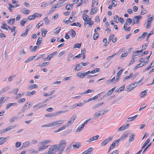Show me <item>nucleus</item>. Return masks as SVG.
<instances>
[{"instance_id": "c9c22d12", "label": "nucleus", "mask_w": 154, "mask_h": 154, "mask_svg": "<svg viewBox=\"0 0 154 154\" xmlns=\"http://www.w3.org/2000/svg\"><path fill=\"white\" fill-rule=\"evenodd\" d=\"M35 57V56H32L29 57L25 61V63H27L33 60H34V58Z\"/></svg>"}, {"instance_id": "37998d69", "label": "nucleus", "mask_w": 154, "mask_h": 154, "mask_svg": "<svg viewBox=\"0 0 154 154\" xmlns=\"http://www.w3.org/2000/svg\"><path fill=\"white\" fill-rule=\"evenodd\" d=\"M84 127L82 125H79L77 129L76 130V132H78L81 131L84 128Z\"/></svg>"}, {"instance_id": "7ed1b4c3", "label": "nucleus", "mask_w": 154, "mask_h": 154, "mask_svg": "<svg viewBox=\"0 0 154 154\" xmlns=\"http://www.w3.org/2000/svg\"><path fill=\"white\" fill-rule=\"evenodd\" d=\"M59 149V147L57 145H54L49 148L48 153L50 154H54Z\"/></svg>"}, {"instance_id": "e433bc0d", "label": "nucleus", "mask_w": 154, "mask_h": 154, "mask_svg": "<svg viewBox=\"0 0 154 154\" xmlns=\"http://www.w3.org/2000/svg\"><path fill=\"white\" fill-rule=\"evenodd\" d=\"M63 2H62L55 5H54V6L56 7V8H58L62 6L63 5Z\"/></svg>"}, {"instance_id": "ddd939ff", "label": "nucleus", "mask_w": 154, "mask_h": 154, "mask_svg": "<svg viewBox=\"0 0 154 154\" xmlns=\"http://www.w3.org/2000/svg\"><path fill=\"white\" fill-rule=\"evenodd\" d=\"M57 53V51H55L52 53L49 54L48 56L47 59L50 61L51 60V58H52Z\"/></svg>"}, {"instance_id": "c756f323", "label": "nucleus", "mask_w": 154, "mask_h": 154, "mask_svg": "<svg viewBox=\"0 0 154 154\" xmlns=\"http://www.w3.org/2000/svg\"><path fill=\"white\" fill-rule=\"evenodd\" d=\"M76 33L75 31L73 29H71L70 31L69 35L71 36L72 37H74Z\"/></svg>"}, {"instance_id": "8fccbe9b", "label": "nucleus", "mask_w": 154, "mask_h": 154, "mask_svg": "<svg viewBox=\"0 0 154 154\" xmlns=\"http://www.w3.org/2000/svg\"><path fill=\"white\" fill-rule=\"evenodd\" d=\"M42 37H39L38 38L36 44L37 45H39L41 43L42 40Z\"/></svg>"}, {"instance_id": "c03bdc74", "label": "nucleus", "mask_w": 154, "mask_h": 154, "mask_svg": "<svg viewBox=\"0 0 154 154\" xmlns=\"http://www.w3.org/2000/svg\"><path fill=\"white\" fill-rule=\"evenodd\" d=\"M94 90H93L88 89L87 91H86L84 93H82L80 94L81 95H82L84 94H87L89 93H90L93 91Z\"/></svg>"}, {"instance_id": "bf43d9fd", "label": "nucleus", "mask_w": 154, "mask_h": 154, "mask_svg": "<svg viewBox=\"0 0 154 154\" xmlns=\"http://www.w3.org/2000/svg\"><path fill=\"white\" fill-rule=\"evenodd\" d=\"M89 22H88L87 23H85L84 24H88L90 27L92 26L94 24L93 21L91 20L90 21H89Z\"/></svg>"}, {"instance_id": "2f4dec72", "label": "nucleus", "mask_w": 154, "mask_h": 154, "mask_svg": "<svg viewBox=\"0 0 154 154\" xmlns=\"http://www.w3.org/2000/svg\"><path fill=\"white\" fill-rule=\"evenodd\" d=\"M72 146L73 148L74 149H75L76 148H78L80 146H81V144L79 142H77Z\"/></svg>"}, {"instance_id": "58836bf2", "label": "nucleus", "mask_w": 154, "mask_h": 154, "mask_svg": "<svg viewBox=\"0 0 154 154\" xmlns=\"http://www.w3.org/2000/svg\"><path fill=\"white\" fill-rule=\"evenodd\" d=\"M38 87V85H37L36 84H35L33 85H30L29 87L28 88V89H34L35 88H37Z\"/></svg>"}, {"instance_id": "69168bd1", "label": "nucleus", "mask_w": 154, "mask_h": 154, "mask_svg": "<svg viewBox=\"0 0 154 154\" xmlns=\"http://www.w3.org/2000/svg\"><path fill=\"white\" fill-rule=\"evenodd\" d=\"M26 99L24 98H22L20 99L18 101V103H22L24 102L25 101Z\"/></svg>"}, {"instance_id": "a211bd4d", "label": "nucleus", "mask_w": 154, "mask_h": 154, "mask_svg": "<svg viewBox=\"0 0 154 154\" xmlns=\"http://www.w3.org/2000/svg\"><path fill=\"white\" fill-rule=\"evenodd\" d=\"M85 75H86L85 74V73H82L81 72H78L77 74V76L81 78H83Z\"/></svg>"}, {"instance_id": "cd10ccee", "label": "nucleus", "mask_w": 154, "mask_h": 154, "mask_svg": "<svg viewBox=\"0 0 154 154\" xmlns=\"http://www.w3.org/2000/svg\"><path fill=\"white\" fill-rule=\"evenodd\" d=\"M36 92L35 91L33 90L31 92H26V94L27 96H30L36 94Z\"/></svg>"}, {"instance_id": "2eb2a0df", "label": "nucleus", "mask_w": 154, "mask_h": 154, "mask_svg": "<svg viewBox=\"0 0 154 154\" xmlns=\"http://www.w3.org/2000/svg\"><path fill=\"white\" fill-rule=\"evenodd\" d=\"M114 36V35L112 34L111 35H110L109 38V41H112V42L113 43L115 42L117 40V38L116 37L113 38Z\"/></svg>"}, {"instance_id": "b1692460", "label": "nucleus", "mask_w": 154, "mask_h": 154, "mask_svg": "<svg viewBox=\"0 0 154 154\" xmlns=\"http://www.w3.org/2000/svg\"><path fill=\"white\" fill-rule=\"evenodd\" d=\"M119 143V140H116L112 143V144L110 146V147L113 149L115 146L116 144H118Z\"/></svg>"}, {"instance_id": "aec40b11", "label": "nucleus", "mask_w": 154, "mask_h": 154, "mask_svg": "<svg viewBox=\"0 0 154 154\" xmlns=\"http://www.w3.org/2000/svg\"><path fill=\"white\" fill-rule=\"evenodd\" d=\"M7 26V25L5 22H3L2 23V26L1 27L2 29L8 30Z\"/></svg>"}, {"instance_id": "603ef678", "label": "nucleus", "mask_w": 154, "mask_h": 154, "mask_svg": "<svg viewBox=\"0 0 154 154\" xmlns=\"http://www.w3.org/2000/svg\"><path fill=\"white\" fill-rule=\"evenodd\" d=\"M81 44L76 43L75 44L73 47V48H80L81 47Z\"/></svg>"}, {"instance_id": "3c124183", "label": "nucleus", "mask_w": 154, "mask_h": 154, "mask_svg": "<svg viewBox=\"0 0 154 154\" xmlns=\"http://www.w3.org/2000/svg\"><path fill=\"white\" fill-rule=\"evenodd\" d=\"M2 138L3 139L0 141V145L3 144L6 142L7 139L6 138L4 137Z\"/></svg>"}, {"instance_id": "774afa93", "label": "nucleus", "mask_w": 154, "mask_h": 154, "mask_svg": "<svg viewBox=\"0 0 154 154\" xmlns=\"http://www.w3.org/2000/svg\"><path fill=\"white\" fill-rule=\"evenodd\" d=\"M146 106V105L144 104L140 106V109H139V111H141L142 109H144Z\"/></svg>"}, {"instance_id": "09e8293b", "label": "nucleus", "mask_w": 154, "mask_h": 154, "mask_svg": "<svg viewBox=\"0 0 154 154\" xmlns=\"http://www.w3.org/2000/svg\"><path fill=\"white\" fill-rule=\"evenodd\" d=\"M27 21V19H23L20 21V24L21 26H23Z\"/></svg>"}, {"instance_id": "338daca9", "label": "nucleus", "mask_w": 154, "mask_h": 154, "mask_svg": "<svg viewBox=\"0 0 154 154\" xmlns=\"http://www.w3.org/2000/svg\"><path fill=\"white\" fill-rule=\"evenodd\" d=\"M114 19L115 20V21L118 23L119 21V19L118 16L117 15H115L114 17Z\"/></svg>"}, {"instance_id": "7c9ffc66", "label": "nucleus", "mask_w": 154, "mask_h": 154, "mask_svg": "<svg viewBox=\"0 0 154 154\" xmlns=\"http://www.w3.org/2000/svg\"><path fill=\"white\" fill-rule=\"evenodd\" d=\"M133 76V73H131L128 76L125 77L123 79V81L124 82L126 80L128 79H130Z\"/></svg>"}, {"instance_id": "9b49d317", "label": "nucleus", "mask_w": 154, "mask_h": 154, "mask_svg": "<svg viewBox=\"0 0 154 154\" xmlns=\"http://www.w3.org/2000/svg\"><path fill=\"white\" fill-rule=\"evenodd\" d=\"M42 102H39V103H38L37 104H36V105L34 106H33V108H37L38 109H40L44 107L46 105V104L45 105H42Z\"/></svg>"}, {"instance_id": "20e7f679", "label": "nucleus", "mask_w": 154, "mask_h": 154, "mask_svg": "<svg viewBox=\"0 0 154 154\" xmlns=\"http://www.w3.org/2000/svg\"><path fill=\"white\" fill-rule=\"evenodd\" d=\"M17 126V124L11 125L8 127L6 129H3L0 131V134L4 133L6 132L9 131L15 128Z\"/></svg>"}, {"instance_id": "9d476101", "label": "nucleus", "mask_w": 154, "mask_h": 154, "mask_svg": "<svg viewBox=\"0 0 154 154\" xmlns=\"http://www.w3.org/2000/svg\"><path fill=\"white\" fill-rule=\"evenodd\" d=\"M76 118V115H73L72 116L71 118H70V120L68 122L67 125V126H69L71 125L75 119Z\"/></svg>"}, {"instance_id": "4d7b16f0", "label": "nucleus", "mask_w": 154, "mask_h": 154, "mask_svg": "<svg viewBox=\"0 0 154 154\" xmlns=\"http://www.w3.org/2000/svg\"><path fill=\"white\" fill-rule=\"evenodd\" d=\"M144 66V65L142 64L141 63H140L139 64L137 65L134 67V69H136L137 68L142 67Z\"/></svg>"}, {"instance_id": "a18cd8bd", "label": "nucleus", "mask_w": 154, "mask_h": 154, "mask_svg": "<svg viewBox=\"0 0 154 154\" xmlns=\"http://www.w3.org/2000/svg\"><path fill=\"white\" fill-rule=\"evenodd\" d=\"M82 67L80 65V64L79 63L76 65V67L75 69L77 71H79L82 69Z\"/></svg>"}, {"instance_id": "72a5a7b5", "label": "nucleus", "mask_w": 154, "mask_h": 154, "mask_svg": "<svg viewBox=\"0 0 154 154\" xmlns=\"http://www.w3.org/2000/svg\"><path fill=\"white\" fill-rule=\"evenodd\" d=\"M61 29L60 27H58L57 28L55 29L54 31L53 32L54 33L58 34L59 33Z\"/></svg>"}, {"instance_id": "f3484780", "label": "nucleus", "mask_w": 154, "mask_h": 154, "mask_svg": "<svg viewBox=\"0 0 154 154\" xmlns=\"http://www.w3.org/2000/svg\"><path fill=\"white\" fill-rule=\"evenodd\" d=\"M128 136L127 134H123L121 137H120L119 139H118L119 140V142L120 141H122L125 139Z\"/></svg>"}, {"instance_id": "bb28decb", "label": "nucleus", "mask_w": 154, "mask_h": 154, "mask_svg": "<svg viewBox=\"0 0 154 154\" xmlns=\"http://www.w3.org/2000/svg\"><path fill=\"white\" fill-rule=\"evenodd\" d=\"M30 143V142L29 141H26L22 144V148H25L28 147L29 146Z\"/></svg>"}, {"instance_id": "6e6552de", "label": "nucleus", "mask_w": 154, "mask_h": 154, "mask_svg": "<svg viewBox=\"0 0 154 154\" xmlns=\"http://www.w3.org/2000/svg\"><path fill=\"white\" fill-rule=\"evenodd\" d=\"M142 18V17L141 16H136L133 18V20L135 21L137 24H139L140 23V20Z\"/></svg>"}, {"instance_id": "864d4df0", "label": "nucleus", "mask_w": 154, "mask_h": 154, "mask_svg": "<svg viewBox=\"0 0 154 154\" xmlns=\"http://www.w3.org/2000/svg\"><path fill=\"white\" fill-rule=\"evenodd\" d=\"M49 63L48 62H44L42 64L39 65V66L42 67H44L48 65Z\"/></svg>"}, {"instance_id": "a19ab883", "label": "nucleus", "mask_w": 154, "mask_h": 154, "mask_svg": "<svg viewBox=\"0 0 154 154\" xmlns=\"http://www.w3.org/2000/svg\"><path fill=\"white\" fill-rule=\"evenodd\" d=\"M150 142V139L149 138H148L146 140L144 144L142 146V148L143 149L144 148L145 146L149 143Z\"/></svg>"}, {"instance_id": "dca6fc26", "label": "nucleus", "mask_w": 154, "mask_h": 154, "mask_svg": "<svg viewBox=\"0 0 154 154\" xmlns=\"http://www.w3.org/2000/svg\"><path fill=\"white\" fill-rule=\"evenodd\" d=\"M138 116V115H136L135 116L132 117H129L128 118H127V122H131L134 121V120H135L136 118Z\"/></svg>"}, {"instance_id": "f704fd0d", "label": "nucleus", "mask_w": 154, "mask_h": 154, "mask_svg": "<svg viewBox=\"0 0 154 154\" xmlns=\"http://www.w3.org/2000/svg\"><path fill=\"white\" fill-rule=\"evenodd\" d=\"M72 18V17H70L68 20H64V22L66 24H68L69 23L72 22L74 21L75 19H74L72 20H71V19Z\"/></svg>"}, {"instance_id": "de8ad7c7", "label": "nucleus", "mask_w": 154, "mask_h": 154, "mask_svg": "<svg viewBox=\"0 0 154 154\" xmlns=\"http://www.w3.org/2000/svg\"><path fill=\"white\" fill-rule=\"evenodd\" d=\"M35 18V14H34L32 15L29 16L28 17V19L29 20H31L34 19Z\"/></svg>"}, {"instance_id": "a878e982", "label": "nucleus", "mask_w": 154, "mask_h": 154, "mask_svg": "<svg viewBox=\"0 0 154 154\" xmlns=\"http://www.w3.org/2000/svg\"><path fill=\"white\" fill-rule=\"evenodd\" d=\"M103 112L102 111H99L97 112L95 114L94 116L96 117H99L102 115H103V113H102Z\"/></svg>"}, {"instance_id": "0eeeda50", "label": "nucleus", "mask_w": 154, "mask_h": 154, "mask_svg": "<svg viewBox=\"0 0 154 154\" xmlns=\"http://www.w3.org/2000/svg\"><path fill=\"white\" fill-rule=\"evenodd\" d=\"M112 138L110 137L103 140L101 144V146H105L112 140Z\"/></svg>"}, {"instance_id": "393cba45", "label": "nucleus", "mask_w": 154, "mask_h": 154, "mask_svg": "<svg viewBox=\"0 0 154 154\" xmlns=\"http://www.w3.org/2000/svg\"><path fill=\"white\" fill-rule=\"evenodd\" d=\"M128 24V23H127V22H125V23L124 24V30L126 31H128L130 30V27H128L127 28L126 26Z\"/></svg>"}, {"instance_id": "1a4fd4ad", "label": "nucleus", "mask_w": 154, "mask_h": 154, "mask_svg": "<svg viewBox=\"0 0 154 154\" xmlns=\"http://www.w3.org/2000/svg\"><path fill=\"white\" fill-rule=\"evenodd\" d=\"M99 136L98 135H97L94 136L91 138L89 139L86 142L88 143H90L94 140H96L99 137Z\"/></svg>"}, {"instance_id": "39448f33", "label": "nucleus", "mask_w": 154, "mask_h": 154, "mask_svg": "<svg viewBox=\"0 0 154 154\" xmlns=\"http://www.w3.org/2000/svg\"><path fill=\"white\" fill-rule=\"evenodd\" d=\"M67 144L66 142L65 139H62L60 140L58 146L59 148L64 149Z\"/></svg>"}, {"instance_id": "4be33fe9", "label": "nucleus", "mask_w": 154, "mask_h": 154, "mask_svg": "<svg viewBox=\"0 0 154 154\" xmlns=\"http://www.w3.org/2000/svg\"><path fill=\"white\" fill-rule=\"evenodd\" d=\"M148 91L147 90H146L143 91L141 92L140 93V97L141 98L144 97L146 94V93Z\"/></svg>"}, {"instance_id": "ea45409f", "label": "nucleus", "mask_w": 154, "mask_h": 154, "mask_svg": "<svg viewBox=\"0 0 154 154\" xmlns=\"http://www.w3.org/2000/svg\"><path fill=\"white\" fill-rule=\"evenodd\" d=\"M15 21V18L11 19L8 22V23L11 25H13Z\"/></svg>"}, {"instance_id": "49530a36", "label": "nucleus", "mask_w": 154, "mask_h": 154, "mask_svg": "<svg viewBox=\"0 0 154 154\" xmlns=\"http://www.w3.org/2000/svg\"><path fill=\"white\" fill-rule=\"evenodd\" d=\"M71 25L72 26H79V27H80L81 26V25L80 23L78 22L77 23H72Z\"/></svg>"}, {"instance_id": "f03ea898", "label": "nucleus", "mask_w": 154, "mask_h": 154, "mask_svg": "<svg viewBox=\"0 0 154 154\" xmlns=\"http://www.w3.org/2000/svg\"><path fill=\"white\" fill-rule=\"evenodd\" d=\"M52 143V141L51 140H44L40 142V144L41 145L38 148L39 151H42L46 149L48 146L46 145V144L48 143Z\"/></svg>"}, {"instance_id": "5fc2aeb1", "label": "nucleus", "mask_w": 154, "mask_h": 154, "mask_svg": "<svg viewBox=\"0 0 154 154\" xmlns=\"http://www.w3.org/2000/svg\"><path fill=\"white\" fill-rule=\"evenodd\" d=\"M44 23L42 21H40L38 23L36 26V27L37 29H39L41 26H42Z\"/></svg>"}, {"instance_id": "0e129e2a", "label": "nucleus", "mask_w": 154, "mask_h": 154, "mask_svg": "<svg viewBox=\"0 0 154 154\" xmlns=\"http://www.w3.org/2000/svg\"><path fill=\"white\" fill-rule=\"evenodd\" d=\"M128 54V52L127 51H125L124 53H122L121 55V57H125L127 56Z\"/></svg>"}, {"instance_id": "f257e3e1", "label": "nucleus", "mask_w": 154, "mask_h": 154, "mask_svg": "<svg viewBox=\"0 0 154 154\" xmlns=\"http://www.w3.org/2000/svg\"><path fill=\"white\" fill-rule=\"evenodd\" d=\"M64 120H58L53 121V122L49 123L45 125H42V127H51L55 126H59L60 125L63 124L64 122Z\"/></svg>"}, {"instance_id": "680f3d73", "label": "nucleus", "mask_w": 154, "mask_h": 154, "mask_svg": "<svg viewBox=\"0 0 154 154\" xmlns=\"http://www.w3.org/2000/svg\"><path fill=\"white\" fill-rule=\"evenodd\" d=\"M99 34L97 32H95V33L94 34L93 38L94 40H96L97 38L98 37Z\"/></svg>"}, {"instance_id": "412c9836", "label": "nucleus", "mask_w": 154, "mask_h": 154, "mask_svg": "<svg viewBox=\"0 0 154 154\" xmlns=\"http://www.w3.org/2000/svg\"><path fill=\"white\" fill-rule=\"evenodd\" d=\"M22 13L25 14H28L30 13V11L29 10H26L25 8H23L21 10Z\"/></svg>"}, {"instance_id": "c85d7f7f", "label": "nucleus", "mask_w": 154, "mask_h": 154, "mask_svg": "<svg viewBox=\"0 0 154 154\" xmlns=\"http://www.w3.org/2000/svg\"><path fill=\"white\" fill-rule=\"evenodd\" d=\"M128 126H129V124H128L126 125L122 126L118 129V131H123L125 129H126L128 127Z\"/></svg>"}, {"instance_id": "e2e57ef3", "label": "nucleus", "mask_w": 154, "mask_h": 154, "mask_svg": "<svg viewBox=\"0 0 154 154\" xmlns=\"http://www.w3.org/2000/svg\"><path fill=\"white\" fill-rule=\"evenodd\" d=\"M5 98V97L3 96H2L0 98V106H1L3 103V102H2L4 98Z\"/></svg>"}, {"instance_id": "6e6d98bb", "label": "nucleus", "mask_w": 154, "mask_h": 154, "mask_svg": "<svg viewBox=\"0 0 154 154\" xmlns=\"http://www.w3.org/2000/svg\"><path fill=\"white\" fill-rule=\"evenodd\" d=\"M115 79V77L109 80L106 81V83L107 84H110Z\"/></svg>"}, {"instance_id": "4468645a", "label": "nucleus", "mask_w": 154, "mask_h": 154, "mask_svg": "<svg viewBox=\"0 0 154 154\" xmlns=\"http://www.w3.org/2000/svg\"><path fill=\"white\" fill-rule=\"evenodd\" d=\"M93 149V148L92 147H90L88 149L84 151L82 153V154H91Z\"/></svg>"}, {"instance_id": "f8f14e48", "label": "nucleus", "mask_w": 154, "mask_h": 154, "mask_svg": "<svg viewBox=\"0 0 154 154\" xmlns=\"http://www.w3.org/2000/svg\"><path fill=\"white\" fill-rule=\"evenodd\" d=\"M83 19L85 22H88L91 20V19L89 17V16L86 15L85 14H83L82 15Z\"/></svg>"}, {"instance_id": "13d9d810", "label": "nucleus", "mask_w": 154, "mask_h": 154, "mask_svg": "<svg viewBox=\"0 0 154 154\" xmlns=\"http://www.w3.org/2000/svg\"><path fill=\"white\" fill-rule=\"evenodd\" d=\"M73 5L74 4L73 3L70 5H67L66 7V10H69L70 9V8L72 7Z\"/></svg>"}, {"instance_id": "4c0bfd02", "label": "nucleus", "mask_w": 154, "mask_h": 154, "mask_svg": "<svg viewBox=\"0 0 154 154\" xmlns=\"http://www.w3.org/2000/svg\"><path fill=\"white\" fill-rule=\"evenodd\" d=\"M41 31L42 32V36L43 37H45L47 32V31L46 29L44 28L42 29Z\"/></svg>"}, {"instance_id": "6ab92c4d", "label": "nucleus", "mask_w": 154, "mask_h": 154, "mask_svg": "<svg viewBox=\"0 0 154 154\" xmlns=\"http://www.w3.org/2000/svg\"><path fill=\"white\" fill-rule=\"evenodd\" d=\"M17 103H10L8 104L6 106V109H9L11 106H16L17 105Z\"/></svg>"}, {"instance_id": "052dcab7", "label": "nucleus", "mask_w": 154, "mask_h": 154, "mask_svg": "<svg viewBox=\"0 0 154 154\" xmlns=\"http://www.w3.org/2000/svg\"><path fill=\"white\" fill-rule=\"evenodd\" d=\"M72 147V145H70L66 149L65 151L66 152H69L71 149Z\"/></svg>"}, {"instance_id": "473e14b6", "label": "nucleus", "mask_w": 154, "mask_h": 154, "mask_svg": "<svg viewBox=\"0 0 154 154\" xmlns=\"http://www.w3.org/2000/svg\"><path fill=\"white\" fill-rule=\"evenodd\" d=\"M97 12V9L96 8L92 7L91 10L90 12V14L93 15L96 13Z\"/></svg>"}, {"instance_id": "79ce46f5", "label": "nucleus", "mask_w": 154, "mask_h": 154, "mask_svg": "<svg viewBox=\"0 0 154 154\" xmlns=\"http://www.w3.org/2000/svg\"><path fill=\"white\" fill-rule=\"evenodd\" d=\"M126 88L128 91H130L134 88V87H132V85H130L127 86Z\"/></svg>"}, {"instance_id": "5701e85b", "label": "nucleus", "mask_w": 154, "mask_h": 154, "mask_svg": "<svg viewBox=\"0 0 154 154\" xmlns=\"http://www.w3.org/2000/svg\"><path fill=\"white\" fill-rule=\"evenodd\" d=\"M135 135L134 134H131L129 137V139L128 141L129 142L131 143L133 141L134 139Z\"/></svg>"}, {"instance_id": "423d86ee", "label": "nucleus", "mask_w": 154, "mask_h": 154, "mask_svg": "<svg viewBox=\"0 0 154 154\" xmlns=\"http://www.w3.org/2000/svg\"><path fill=\"white\" fill-rule=\"evenodd\" d=\"M152 21L153 18L152 17H149L147 19L146 22V23L145 28L146 29H149L151 27Z\"/></svg>"}]
</instances>
